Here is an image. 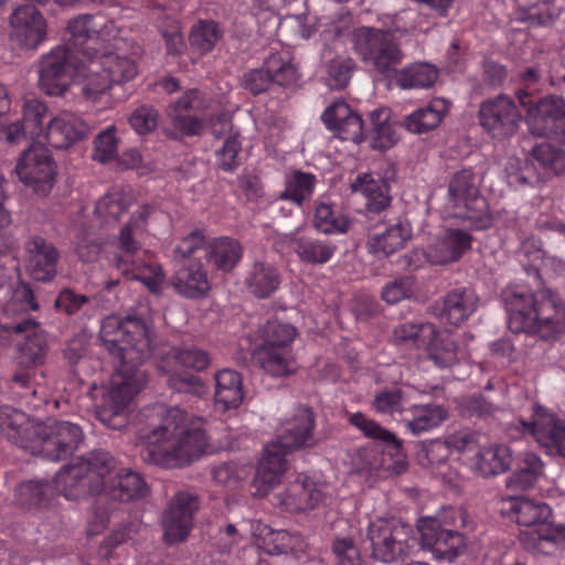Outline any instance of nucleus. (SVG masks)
<instances>
[{"label":"nucleus","mask_w":565,"mask_h":565,"mask_svg":"<svg viewBox=\"0 0 565 565\" xmlns=\"http://www.w3.org/2000/svg\"><path fill=\"white\" fill-rule=\"evenodd\" d=\"M99 338L114 358L115 372L95 413L103 425L120 430L128 423L134 397L147 381L140 365L152 352L149 328L137 317L108 316L102 321Z\"/></svg>","instance_id":"1"},{"label":"nucleus","mask_w":565,"mask_h":565,"mask_svg":"<svg viewBox=\"0 0 565 565\" xmlns=\"http://www.w3.org/2000/svg\"><path fill=\"white\" fill-rule=\"evenodd\" d=\"M56 484L67 500L98 497L129 502L143 499L149 488L143 477L130 469L116 470V460L107 451H93L77 457L58 470Z\"/></svg>","instance_id":"2"},{"label":"nucleus","mask_w":565,"mask_h":565,"mask_svg":"<svg viewBox=\"0 0 565 565\" xmlns=\"http://www.w3.org/2000/svg\"><path fill=\"white\" fill-rule=\"evenodd\" d=\"M158 426L140 433L142 459L163 468L183 467L198 459L207 447L204 422L180 407L158 408Z\"/></svg>","instance_id":"3"},{"label":"nucleus","mask_w":565,"mask_h":565,"mask_svg":"<svg viewBox=\"0 0 565 565\" xmlns=\"http://www.w3.org/2000/svg\"><path fill=\"white\" fill-rule=\"evenodd\" d=\"M501 298L512 332L539 334L542 339H554L565 332V306L556 292L508 286Z\"/></svg>","instance_id":"4"},{"label":"nucleus","mask_w":565,"mask_h":565,"mask_svg":"<svg viewBox=\"0 0 565 565\" xmlns=\"http://www.w3.org/2000/svg\"><path fill=\"white\" fill-rule=\"evenodd\" d=\"M503 513L520 526L518 541L535 555L565 551V524L553 521V510L544 501L525 495L503 500Z\"/></svg>","instance_id":"5"},{"label":"nucleus","mask_w":565,"mask_h":565,"mask_svg":"<svg viewBox=\"0 0 565 565\" xmlns=\"http://www.w3.org/2000/svg\"><path fill=\"white\" fill-rule=\"evenodd\" d=\"M154 209L143 204L131 214L121 227L113 256L114 266L127 278L142 282L151 292L159 294L164 281V273L154 256L141 248L138 237L147 228Z\"/></svg>","instance_id":"6"},{"label":"nucleus","mask_w":565,"mask_h":565,"mask_svg":"<svg viewBox=\"0 0 565 565\" xmlns=\"http://www.w3.org/2000/svg\"><path fill=\"white\" fill-rule=\"evenodd\" d=\"M316 418L309 407L299 406L281 427L277 439L264 448V456L256 470V479L271 488L280 482L287 470V455L315 445Z\"/></svg>","instance_id":"7"},{"label":"nucleus","mask_w":565,"mask_h":565,"mask_svg":"<svg viewBox=\"0 0 565 565\" xmlns=\"http://www.w3.org/2000/svg\"><path fill=\"white\" fill-rule=\"evenodd\" d=\"M87 57L86 83L83 93L88 99H96L98 95L109 93L118 100L124 102L129 93L126 85L130 83L139 72L138 61L140 47L127 53L119 46L114 52L98 55L97 51L85 54Z\"/></svg>","instance_id":"8"},{"label":"nucleus","mask_w":565,"mask_h":565,"mask_svg":"<svg viewBox=\"0 0 565 565\" xmlns=\"http://www.w3.org/2000/svg\"><path fill=\"white\" fill-rule=\"evenodd\" d=\"M348 423L360 430L364 437L377 443L382 450L360 448L353 457V465L359 473L373 475L379 471L399 475L406 470L402 441L377 422L361 412L349 413Z\"/></svg>","instance_id":"9"},{"label":"nucleus","mask_w":565,"mask_h":565,"mask_svg":"<svg viewBox=\"0 0 565 565\" xmlns=\"http://www.w3.org/2000/svg\"><path fill=\"white\" fill-rule=\"evenodd\" d=\"M211 363L206 351L194 344L173 347L158 362V370L168 376V386L178 393L193 397H203L207 393L206 384L184 369L204 371Z\"/></svg>","instance_id":"10"},{"label":"nucleus","mask_w":565,"mask_h":565,"mask_svg":"<svg viewBox=\"0 0 565 565\" xmlns=\"http://www.w3.org/2000/svg\"><path fill=\"white\" fill-rule=\"evenodd\" d=\"M395 342L407 349H424L428 359L439 369H447L458 361V347L448 335L428 321H407L394 328Z\"/></svg>","instance_id":"11"},{"label":"nucleus","mask_w":565,"mask_h":565,"mask_svg":"<svg viewBox=\"0 0 565 565\" xmlns=\"http://www.w3.org/2000/svg\"><path fill=\"white\" fill-rule=\"evenodd\" d=\"M462 523L463 516L451 507L444 508L436 516H425L418 521L422 545L429 550L434 557L452 562L466 550V539L458 531L448 526Z\"/></svg>","instance_id":"12"},{"label":"nucleus","mask_w":565,"mask_h":565,"mask_svg":"<svg viewBox=\"0 0 565 565\" xmlns=\"http://www.w3.org/2000/svg\"><path fill=\"white\" fill-rule=\"evenodd\" d=\"M352 42L360 60L381 75H391L403 62L404 53L391 31L360 26L353 31Z\"/></svg>","instance_id":"13"},{"label":"nucleus","mask_w":565,"mask_h":565,"mask_svg":"<svg viewBox=\"0 0 565 565\" xmlns=\"http://www.w3.org/2000/svg\"><path fill=\"white\" fill-rule=\"evenodd\" d=\"M86 53L83 51L82 57L70 45H62L45 55L40 66V85L45 94L61 96L74 78L83 77L86 81Z\"/></svg>","instance_id":"14"},{"label":"nucleus","mask_w":565,"mask_h":565,"mask_svg":"<svg viewBox=\"0 0 565 565\" xmlns=\"http://www.w3.org/2000/svg\"><path fill=\"white\" fill-rule=\"evenodd\" d=\"M367 539L373 557L383 563L404 561L417 544L412 527L395 519H377L371 522Z\"/></svg>","instance_id":"15"},{"label":"nucleus","mask_w":565,"mask_h":565,"mask_svg":"<svg viewBox=\"0 0 565 565\" xmlns=\"http://www.w3.org/2000/svg\"><path fill=\"white\" fill-rule=\"evenodd\" d=\"M82 428L66 420H49L41 424L38 439L31 455H39L51 461L68 458L83 443Z\"/></svg>","instance_id":"16"},{"label":"nucleus","mask_w":565,"mask_h":565,"mask_svg":"<svg viewBox=\"0 0 565 565\" xmlns=\"http://www.w3.org/2000/svg\"><path fill=\"white\" fill-rule=\"evenodd\" d=\"M526 98V92L520 95V105L526 109L525 119L531 134L553 136L565 143V98L548 96L539 98L535 104Z\"/></svg>","instance_id":"17"},{"label":"nucleus","mask_w":565,"mask_h":565,"mask_svg":"<svg viewBox=\"0 0 565 565\" xmlns=\"http://www.w3.org/2000/svg\"><path fill=\"white\" fill-rule=\"evenodd\" d=\"M30 333L17 344V370L12 376L13 384L36 395L34 380L38 369L42 366L47 356L49 343L46 335L38 328V323L26 328Z\"/></svg>","instance_id":"18"},{"label":"nucleus","mask_w":565,"mask_h":565,"mask_svg":"<svg viewBox=\"0 0 565 565\" xmlns=\"http://www.w3.org/2000/svg\"><path fill=\"white\" fill-rule=\"evenodd\" d=\"M15 172L22 183L45 195L55 183L57 167L47 148L32 145L19 157Z\"/></svg>","instance_id":"19"},{"label":"nucleus","mask_w":565,"mask_h":565,"mask_svg":"<svg viewBox=\"0 0 565 565\" xmlns=\"http://www.w3.org/2000/svg\"><path fill=\"white\" fill-rule=\"evenodd\" d=\"M513 428L522 436H532L546 454L565 459V420L553 413L536 409L531 420L516 419Z\"/></svg>","instance_id":"20"},{"label":"nucleus","mask_w":565,"mask_h":565,"mask_svg":"<svg viewBox=\"0 0 565 565\" xmlns=\"http://www.w3.org/2000/svg\"><path fill=\"white\" fill-rule=\"evenodd\" d=\"M211 106L209 96L198 89L185 90L168 107L173 127L188 137L200 136L204 130L205 115Z\"/></svg>","instance_id":"21"},{"label":"nucleus","mask_w":565,"mask_h":565,"mask_svg":"<svg viewBox=\"0 0 565 565\" xmlns=\"http://www.w3.org/2000/svg\"><path fill=\"white\" fill-rule=\"evenodd\" d=\"M478 115L484 131L497 139L514 135L522 120L514 99L504 94L483 100Z\"/></svg>","instance_id":"22"},{"label":"nucleus","mask_w":565,"mask_h":565,"mask_svg":"<svg viewBox=\"0 0 565 565\" xmlns=\"http://www.w3.org/2000/svg\"><path fill=\"white\" fill-rule=\"evenodd\" d=\"M199 508V497L189 491H179L170 499L162 514L163 539L167 544L185 541Z\"/></svg>","instance_id":"23"},{"label":"nucleus","mask_w":565,"mask_h":565,"mask_svg":"<svg viewBox=\"0 0 565 565\" xmlns=\"http://www.w3.org/2000/svg\"><path fill=\"white\" fill-rule=\"evenodd\" d=\"M39 309L33 290L29 285L19 282L12 290L9 300L0 313V331L22 333L28 327L35 324L29 313Z\"/></svg>","instance_id":"24"},{"label":"nucleus","mask_w":565,"mask_h":565,"mask_svg":"<svg viewBox=\"0 0 565 565\" xmlns=\"http://www.w3.org/2000/svg\"><path fill=\"white\" fill-rule=\"evenodd\" d=\"M479 297L470 287H457L431 306L433 315L449 327H460L477 311Z\"/></svg>","instance_id":"25"},{"label":"nucleus","mask_w":565,"mask_h":565,"mask_svg":"<svg viewBox=\"0 0 565 565\" xmlns=\"http://www.w3.org/2000/svg\"><path fill=\"white\" fill-rule=\"evenodd\" d=\"M480 178L472 168H465L454 174L448 193L455 207L465 209V217L478 220L487 212L486 199L479 191Z\"/></svg>","instance_id":"26"},{"label":"nucleus","mask_w":565,"mask_h":565,"mask_svg":"<svg viewBox=\"0 0 565 565\" xmlns=\"http://www.w3.org/2000/svg\"><path fill=\"white\" fill-rule=\"evenodd\" d=\"M42 422L9 405L0 406V429L13 445L31 454Z\"/></svg>","instance_id":"27"},{"label":"nucleus","mask_w":565,"mask_h":565,"mask_svg":"<svg viewBox=\"0 0 565 565\" xmlns=\"http://www.w3.org/2000/svg\"><path fill=\"white\" fill-rule=\"evenodd\" d=\"M11 36L26 49H36L46 39V21L30 4L19 6L10 15Z\"/></svg>","instance_id":"28"},{"label":"nucleus","mask_w":565,"mask_h":565,"mask_svg":"<svg viewBox=\"0 0 565 565\" xmlns=\"http://www.w3.org/2000/svg\"><path fill=\"white\" fill-rule=\"evenodd\" d=\"M321 119L327 129L341 140L360 143L364 139V126L361 116L344 100L338 99L326 108Z\"/></svg>","instance_id":"29"},{"label":"nucleus","mask_w":565,"mask_h":565,"mask_svg":"<svg viewBox=\"0 0 565 565\" xmlns=\"http://www.w3.org/2000/svg\"><path fill=\"white\" fill-rule=\"evenodd\" d=\"M352 192L360 194L367 216L380 215L392 203L391 186L375 173H359L351 183Z\"/></svg>","instance_id":"30"},{"label":"nucleus","mask_w":565,"mask_h":565,"mask_svg":"<svg viewBox=\"0 0 565 565\" xmlns=\"http://www.w3.org/2000/svg\"><path fill=\"white\" fill-rule=\"evenodd\" d=\"M472 236L460 228H447L427 248L429 263L444 265L458 262L471 248Z\"/></svg>","instance_id":"31"},{"label":"nucleus","mask_w":565,"mask_h":565,"mask_svg":"<svg viewBox=\"0 0 565 565\" xmlns=\"http://www.w3.org/2000/svg\"><path fill=\"white\" fill-rule=\"evenodd\" d=\"M57 475L58 472L55 475L53 483L42 479L20 482L14 489L15 504L32 512L49 510L56 493L64 497L56 484Z\"/></svg>","instance_id":"32"},{"label":"nucleus","mask_w":565,"mask_h":565,"mask_svg":"<svg viewBox=\"0 0 565 565\" xmlns=\"http://www.w3.org/2000/svg\"><path fill=\"white\" fill-rule=\"evenodd\" d=\"M88 132L87 124L73 113L63 111L53 117L45 129V139L53 148L66 149Z\"/></svg>","instance_id":"33"},{"label":"nucleus","mask_w":565,"mask_h":565,"mask_svg":"<svg viewBox=\"0 0 565 565\" xmlns=\"http://www.w3.org/2000/svg\"><path fill=\"white\" fill-rule=\"evenodd\" d=\"M29 253V267L35 280L50 281L56 275L58 252L41 236L31 237L25 244Z\"/></svg>","instance_id":"34"},{"label":"nucleus","mask_w":565,"mask_h":565,"mask_svg":"<svg viewBox=\"0 0 565 565\" xmlns=\"http://www.w3.org/2000/svg\"><path fill=\"white\" fill-rule=\"evenodd\" d=\"M172 286L179 295L189 299L205 297L211 289L207 271L200 260L183 263L172 278Z\"/></svg>","instance_id":"35"},{"label":"nucleus","mask_w":565,"mask_h":565,"mask_svg":"<svg viewBox=\"0 0 565 565\" xmlns=\"http://www.w3.org/2000/svg\"><path fill=\"white\" fill-rule=\"evenodd\" d=\"M327 494L324 486L317 484L305 477L292 483L286 491L281 501L286 510L291 512H305L324 504Z\"/></svg>","instance_id":"36"},{"label":"nucleus","mask_w":565,"mask_h":565,"mask_svg":"<svg viewBox=\"0 0 565 565\" xmlns=\"http://www.w3.org/2000/svg\"><path fill=\"white\" fill-rule=\"evenodd\" d=\"M256 364L273 377H287L296 373L297 362L292 349L256 345L253 351Z\"/></svg>","instance_id":"37"},{"label":"nucleus","mask_w":565,"mask_h":565,"mask_svg":"<svg viewBox=\"0 0 565 565\" xmlns=\"http://www.w3.org/2000/svg\"><path fill=\"white\" fill-rule=\"evenodd\" d=\"M290 243L299 260L306 265H324L332 259L337 252L335 244L329 239L311 235L292 233Z\"/></svg>","instance_id":"38"},{"label":"nucleus","mask_w":565,"mask_h":565,"mask_svg":"<svg viewBox=\"0 0 565 565\" xmlns=\"http://www.w3.org/2000/svg\"><path fill=\"white\" fill-rule=\"evenodd\" d=\"M448 416L447 409L438 404H418L407 407L402 423L407 431L419 436L438 427Z\"/></svg>","instance_id":"39"},{"label":"nucleus","mask_w":565,"mask_h":565,"mask_svg":"<svg viewBox=\"0 0 565 565\" xmlns=\"http://www.w3.org/2000/svg\"><path fill=\"white\" fill-rule=\"evenodd\" d=\"M513 462L512 450L508 445L493 444L480 448L473 460L475 471L481 477H491L504 473Z\"/></svg>","instance_id":"40"},{"label":"nucleus","mask_w":565,"mask_h":565,"mask_svg":"<svg viewBox=\"0 0 565 565\" xmlns=\"http://www.w3.org/2000/svg\"><path fill=\"white\" fill-rule=\"evenodd\" d=\"M313 227L326 235L345 234L351 225L349 217L335 204L317 200L313 207Z\"/></svg>","instance_id":"41"},{"label":"nucleus","mask_w":565,"mask_h":565,"mask_svg":"<svg viewBox=\"0 0 565 565\" xmlns=\"http://www.w3.org/2000/svg\"><path fill=\"white\" fill-rule=\"evenodd\" d=\"M411 236V224L398 220L396 223L388 225L384 232L371 237V252L377 257H387L402 249Z\"/></svg>","instance_id":"42"},{"label":"nucleus","mask_w":565,"mask_h":565,"mask_svg":"<svg viewBox=\"0 0 565 565\" xmlns=\"http://www.w3.org/2000/svg\"><path fill=\"white\" fill-rule=\"evenodd\" d=\"M448 109L449 105L445 99L435 98L427 105L418 107L412 114L405 116L404 126L413 134L430 131L438 127Z\"/></svg>","instance_id":"43"},{"label":"nucleus","mask_w":565,"mask_h":565,"mask_svg":"<svg viewBox=\"0 0 565 565\" xmlns=\"http://www.w3.org/2000/svg\"><path fill=\"white\" fill-rule=\"evenodd\" d=\"M245 284L255 297L265 299L270 297L280 286L281 277L277 267L268 262H255Z\"/></svg>","instance_id":"44"},{"label":"nucleus","mask_w":565,"mask_h":565,"mask_svg":"<svg viewBox=\"0 0 565 565\" xmlns=\"http://www.w3.org/2000/svg\"><path fill=\"white\" fill-rule=\"evenodd\" d=\"M102 24L96 22V18L92 14H81L68 21L67 31L71 35V49L83 57V51L94 53L96 51L89 45V42L98 40Z\"/></svg>","instance_id":"45"},{"label":"nucleus","mask_w":565,"mask_h":565,"mask_svg":"<svg viewBox=\"0 0 565 565\" xmlns=\"http://www.w3.org/2000/svg\"><path fill=\"white\" fill-rule=\"evenodd\" d=\"M285 188L279 193L278 199L290 201L301 207L311 200L318 179L313 173L301 170H294L285 177Z\"/></svg>","instance_id":"46"},{"label":"nucleus","mask_w":565,"mask_h":565,"mask_svg":"<svg viewBox=\"0 0 565 565\" xmlns=\"http://www.w3.org/2000/svg\"><path fill=\"white\" fill-rule=\"evenodd\" d=\"M244 398L242 375L231 369L215 374V403L224 409L237 408Z\"/></svg>","instance_id":"47"},{"label":"nucleus","mask_w":565,"mask_h":565,"mask_svg":"<svg viewBox=\"0 0 565 565\" xmlns=\"http://www.w3.org/2000/svg\"><path fill=\"white\" fill-rule=\"evenodd\" d=\"M206 258L217 270L230 273L241 260V244L230 237L213 238L206 247Z\"/></svg>","instance_id":"48"},{"label":"nucleus","mask_w":565,"mask_h":565,"mask_svg":"<svg viewBox=\"0 0 565 565\" xmlns=\"http://www.w3.org/2000/svg\"><path fill=\"white\" fill-rule=\"evenodd\" d=\"M531 157L534 169L540 167L543 170L539 172L537 181L552 174H559L565 170V152L550 142L536 145L532 149Z\"/></svg>","instance_id":"49"},{"label":"nucleus","mask_w":565,"mask_h":565,"mask_svg":"<svg viewBox=\"0 0 565 565\" xmlns=\"http://www.w3.org/2000/svg\"><path fill=\"white\" fill-rule=\"evenodd\" d=\"M298 331L295 326L279 319H268L258 329L259 347L292 349Z\"/></svg>","instance_id":"50"},{"label":"nucleus","mask_w":565,"mask_h":565,"mask_svg":"<svg viewBox=\"0 0 565 565\" xmlns=\"http://www.w3.org/2000/svg\"><path fill=\"white\" fill-rule=\"evenodd\" d=\"M542 471L541 458L533 452H524L519 459L515 471L508 478L507 487L521 490L532 488Z\"/></svg>","instance_id":"51"},{"label":"nucleus","mask_w":565,"mask_h":565,"mask_svg":"<svg viewBox=\"0 0 565 565\" xmlns=\"http://www.w3.org/2000/svg\"><path fill=\"white\" fill-rule=\"evenodd\" d=\"M437 78V68L428 63L412 64L396 74V83L404 89L428 88Z\"/></svg>","instance_id":"52"},{"label":"nucleus","mask_w":565,"mask_h":565,"mask_svg":"<svg viewBox=\"0 0 565 565\" xmlns=\"http://www.w3.org/2000/svg\"><path fill=\"white\" fill-rule=\"evenodd\" d=\"M130 206V200L120 191L108 192L95 205V216L102 224H114Z\"/></svg>","instance_id":"53"},{"label":"nucleus","mask_w":565,"mask_h":565,"mask_svg":"<svg viewBox=\"0 0 565 565\" xmlns=\"http://www.w3.org/2000/svg\"><path fill=\"white\" fill-rule=\"evenodd\" d=\"M265 66L270 72L273 84L279 86H292L299 81V73L288 54L273 53L265 61Z\"/></svg>","instance_id":"54"},{"label":"nucleus","mask_w":565,"mask_h":565,"mask_svg":"<svg viewBox=\"0 0 565 565\" xmlns=\"http://www.w3.org/2000/svg\"><path fill=\"white\" fill-rule=\"evenodd\" d=\"M221 38L222 31L215 21L200 20L192 26L189 40L193 50L203 55L211 52Z\"/></svg>","instance_id":"55"},{"label":"nucleus","mask_w":565,"mask_h":565,"mask_svg":"<svg viewBox=\"0 0 565 565\" xmlns=\"http://www.w3.org/2000/svg\"><path fill=\"white\" fill-rule=\"evenodd\" d=\"M373 125L371 131V147L376 150H386L397 140L395 129L387 121L388 115L385 109H375L370 115Z\"/></svg>","instance_id":"56"},{"label":"nucleus","mask_w":565,"mask_h":565,"mask_svg":"<svg viewBox=\"0 0 565 565\" xmlns=\"http://www.w3.org/2000/svg\"><path fill=\"white\" fill-rule=\"evenodd\" d=\"M298 539L285 530L265 527L259 537V547L269 555L287 554L295 551Z\"/></svg>","instance_id":"57"},{"label":"nucleus","mask_w":565,"mask_h":565,"mask_svg":"<svg viewBox=\"0 0 565 565\" xmlns=\"http://www.w3.org/2000/svg\"><path fill=\"white\" fill-rule=\"evenodd\" d=\"M49 108L40 99H26L22 109V119L20 120L28 128L31 140H34L44 132V119L46 118Z\"/></svg>","instance_id":"58"},{"label":"nucleus","mask_w":565,"mask_h":565,"mask_svg":"<svg viewBox=\"0 0 565 565\" xmlns=\"http://www.w3.org/2000/svg\"><path fill=\"white\" fill-rule=\"evenodd\" d=\"M459 414L468 419H486L493 416L499 407L484 394H471L460 399Z\"/></svg>","instance_id":"59"},{"label":"nucleus","mask_w":565,"mask_h":565,"mask_svg":"<svg viewBox=\"0 0 565 565\" xmlns=\"http://www.w3.org/2000/svg\"><path fill=\"white\" fill-rule=\"evenodd\" d=\"M242 142L237 132L224 139L223 146L215 152L218 169L234 172L242 164Z\"/></svg>","instance_id":"60"},{"label":"nucleus","mask_w":565,"mask_h":565,"mask_svg":"<svg viewBox=\"0 0 565 565\" xmlns=\"http://www.w3.org/2000/svg\"><path fill=\"white\" fill-rule=\"evenodd\" d=\"M118 138L116 137V127L109 126L100 131L94 140L93 159L106 163L117 157Z\"/></svg>","instance_id":"61"},{"label":"nucleus","mask_w":565,"mask_h":565,"mask_svg":"<svg viewBox=\"0 0 565 565\" xmlns=\"http://www.w3.org/2000/svg\"><path fill=\"white\" fill-rule=\"evenodd\" d=\"M373 408L377 413L394 415L398 413L403 417L407 407L404 406L403 392L399 388L379 392L373 399Z\"/></svg>","instance_id":"62"},{"label":"nucleus","mask_w":565,"mask_h":565,"mask_svg":"<svg viewBox=\"0 0 565 565\" xmlns=\"http://www.w3.org/2000/svg\"><path fill=\"white\" fill-rule=\"evenodd\" d=\"M159 121V113L151 105H140L129 116L130 127L138 134L145 135L153 131Z\"/></svg>","instance_id":"63"},{"label":"nucleus","mask_w":565,"mask_h":565,"mask_svg":"<svg viewBox=\"0 0 565 565\" xmlns=\"http://www.w3.org/2000/svg\"><path fill=\"white\" fill-rule=\"evenodd\" d=\"M335 565H362L360 550L350 537H335L332 542Z\"/></svg>","instance_id":"64"}]
</instances>
